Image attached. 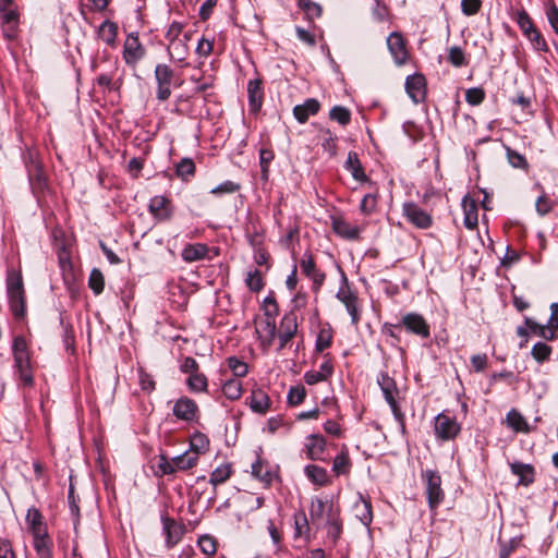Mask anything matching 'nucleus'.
<instances>
[{
	"mask_svg": "<svg viewBox=\"0 0 558 558\" xmlns=\"http://www.w3.org/2000/svg\"><path fill=\"white\" fill-rule=\"evenodd\" d=\"M7 294L10 311L16 320L26 316V294L21 270L11 268L7 274Z\"/></svg>",
	"mask_w": 558,
	"mask_h": 558,
	"instance_id": "obj_1",
	"label": "nucleus"
},
{
	"mask_svg": "<svg viewBox=\"0 0 558 558\" xmlns=\"http://www.w3.org/2000/svg\"><path fill=\"white\" fill-rule=\"evenodd\" d=\"M377 384L384 395L386 402L389 404L397 422L403 425L404 414L398 403L399 388L396 380L386 372H380L377 376Z\"/></svg>",
	"mask_w": 558,
	"mask_h": 558,
	"instance_id": "obj_2",
	"label": "nucleus"
},
{
	"mask_svg": "<svg viewBox=\"0 0 558 558\" xmlns=\"http://www.w3.org/2000/svg\"><path fill=\"white\" fill-rule=\"evenodd\" d=\"M336 298L345 306L351 316V323L357 325L361 319V306L357 294L351 289L347 275L341 271V284Z\"/></svg>",
	"mask_w": 558,
	"mask_h": 558,
	"instance_id": "obj_3",
	"label": "nucleus"
},
{
	"mask_svg": "<svg viewBox=\"0 0 558 558\" xmlns=\"http://www.w3.org/2000/svg\"><path fill=\"white\" fill-rule=\"evenodd\" d=\"M422 480L425 484L429 509L436 510L445 498V493L441 488V477L437 471L425 470L422 472Z\"/></svg>",
	"mask_w": 558,
	"mask_h": 558,
	"instance_id": "obj_4",
	"label": "nucleus"
},
{
	"mask_svg": "<svg viewBox=\"0 0 558 558\" xmlns=\"http://www.w3.org/2000/svg\"><path fill=\"white\" fill-rule=\"evenodd\" d=\"M156 87V98L159 101H166L171 96V84L174 78V71L165 63H159L154 72Z\"/></svg>",
	"mask_w": 558,
	"mask_h": 558,
	"instance_id": "obj_5",
	"label": "nucleus"
},
{
	"mask_svg": "<svg viewBox=\"0 0 558 558\" xmlns=\"http://www.w3.org/2000/svg\"><path fill=\"white\" fill-rule=\"evenodd\" d=\"M146 49L142 45L137 33H130L123 45L122 57L124 62L135 68L136 64L145 57Z\"/></svg>",
	"mask_w": 558,
	"mask_h": 558,
	"instance_id": "obj_6",
	"label": "nucleus"
},
{
	"mask_svg": "<svg viewBox=\"0 0 558 558\" xmlns=\"http://www.w3.org/2000/svg\"><path fill=\"white\" fill-rule=\"evenodd\" d=\"M298 316L295 312L286 313L281 318L277 336L279 340L278 351L283 350L298 332Z\"/></svg>",
	"mask_w": 558,
	"mask_h": 558,
	"instance_id": "obj_7",
	"label": "nucleus"
},
{
	"mask_svg": "<svg viewBox=\"0 0 558 558\" xmlns=\"http://www.w3.org/2000/svg\"><path fill=\"white\" fill-rule=\"evenodd\" d=\"M461 430L460 424L454 417L440 413L435 417V434L442 441L454 439Z\"/></svg>",
	"mask_w": 558,
	"mask_h": 558,
	"instance_id": "obj_8",
	"label": "nucleus"
},
{
	"mask_svg": "<svg viewBox=\"0 0 558 558\" xmlns=\"http://www.w3.org/2000/svg\"><path fill=\"white\" fill-rule=\"evenodd\" d=\"M402 214L410 223L418 229H428L433 225L432 216L413 202L403 204Z\"/></svg>",
	"mask_w": 558,
	"mask_h": 558,
	"instance_id": "obj_9",
	"label": "nucleus"
},
{
	"mask_svg": "<svg viewBox=\"0 0 558 558\" xmlns=\"http://www.w3.org/2000/svg\"><path fill=\"white\" fill-rule=\"evenodd\" d=\"M402 325L408 332L414 333L421 338L430 336V328L425 318L416 313H408L402 317Z\"/></svg>",
	"mask_w": 558,
	"mask_h": 558,
	"instance_id": "obj_10",
	"label": "nucleus"
},
{
	"mask_svg": "<svg viewBox=\"0 0 558 558\" xmlns=\"http://www.w3.org/2000/svg\"><path fill=\"white\" fill-rule=\"evenodd\" d=\"M0 13L3 29L8 37H13L19 23V14L12 0H0Z\"/></svg>",
	"mask_w": 558,
	"mask_h": 558,
	"instance_id": "obj_11",
	"label": "nucleus"
},
{
	"mask_svg": "<svg viewBox=\"0 0 558 558\" xmlns=\"http://www.w3.org/2000/svg\"><path fill=\"white\" fill-rule=\"evenodd\" d=\"M172 413L181 421L192 422L197 417L198 407L193 399L181 397L175 401Z\"/></svg>",
	"mask_w": 558,
	"mask_h": 558,
	"instance_id": "obj_12",
	"label": "nucleus"
},
{
	"mask_svg": "<svg viewBox=\"0 0 558 558\" xmlns=\"http://www.w3.org/2000/svg\"><path fill=\"white\" fill-rule=\"evenodd\" d=\"M405 89L414 104L423 102L426 98V80L422 74H413L407 77Z\"/></svg>",
	"mask_w": 558,
	"mask_h": 558,
	"instance_id": "obj_13",
	"label": "nucleus"
},
{
	"mask_svg": "<svg viewBox=\"0 0 558 558\" xmlns=\"http://www.w3.org/2000/svg\"><path fill=\"white\" fill-rule=\"evenodd\" d=\"M300 267L302 269V272L306 277L312 279L314 289L319 290L325 281L326 275L316 268V264L312 253L306 252L303 255V258L300 262Z\"/></svg>",
	"mask_w": 558,
	"mask_h": 558,
	"instance_id": "obj_14",
	"label": "nucleus"
},
{
	"mask_svg": "<svg viewBox=\"0 0 558 558\" xmlns=\"http://www.w3.org/2000/svg\"><path fill=\"white\" fill-rule=\"evenodd\" d=\"M387 46L397 64L400 65L405 63L409 54L405 46V40L400 33H391L387 38Z\"/></svg>",
	"mask_w": 558,
	"mask_h": 558,
	"instance_id": "obj_15",
	"label": "nucleus"
},
{
	"mask_svg": "<svg viewBox=\"0 0 558 558\" xmlns=\"http://www.w3.org/2000/svg\"><path fill=\"white\" fill-rule=\"evenodd\" d=\"M331 227L337 235L347 240H357L362 232V228L351 225L341 216L331 217Z\"/></svg>",
	"mask_w": 558,
	"mask_h": 558,
	"instance_id": "obj_16",
	"label": "nucleus"
},
{
	"mask_svg": "<svg viewBox=\"0 0 558 558\" xmlns=\"http://www.w3.org/2000/svg\"><path fill=\"white\" fill-rule=\"evenodd\" d=\"M192 34L190 32L184 33L182 39L175 40L168 44L167 51L170 60L182 63L189 56V41L191 40Z\"/></svg>",
	"mask_w": 558,
	"mask_h": 558,
	"instance_id": "obj_17",
	"label": "nucleus"
},
{
	"mask_svg": "<svg viewBox=\"0 0 558 558\" xmlns=\"http://www.w3.org/2000/svg\"><path fill=\"white\" fill-rule=\"evenodd\" d=\"M162 527L163 532L166 534V545L168 548L173 547L177 545L184 533L183 525L179 524L174 519H171L169 517H162Z\"/></svg>",
	"mask_w": 558,
	"mask_h": 558,
	"instance_id": "obj_18",
	"label": "nucleus"
},
{
	"mask_svg": "<svg viewBox=\"0 0 558 558\" xmlns=\"http://www.w3.org/2000/svg\"><path fill=\"white\" fill-rule=\"evenodd\" d=\"M14 360V372L23 386L32 387L34 385V374L31 363V355L15 357Z\"/></svg>",
	"mask_w": 558,
	"mask_h": 558,
	"instance_id": "obj_19",
	"label": "nucleus"
},
{
	"mask_svg": "<svg viewBox=\"0 0 558 558\" xmlns=\"http://www.w3.org/2000/svg\"><path fill=\"white\" fill-rule=\"evenodd\" d=\"M148 207L151 215L160 221L170 219L172 215L170 201L161 195L154 196Z\"/></svg>",
	"mask_w": 558,
	"mask_h": 558,
	"instance_id": "obj_20",
	"label": "nucleus"
},
{
	"mask_svg": "<svg viewBox=\"0 0 558 558\" xmlns=\"http://www.w3.org/2000/svg\"><path fill=\"white\" fill-rule=\"evenodd\" d=\"M327 442L322 435L312 434L306 438L305 453L311 460H322Z\"/></svg>",
	"mask_w": 558,
	"mask_h": 558,
	"instance_id": "obj_21",
	"label": "nucleus"
},
{
	"mask_svg": "<svg viewBox=\"0 0 558 558\" xmlns=\"http://www.w3.org/2000/svg\"><path fill=\"white\" fill-rule=\"evenodd\" d=\"M320 104L315 98L306 99L302 105H296L293 108V116L300 123H305L311 116L318 113Z\"/></svg>",
	"mask_w": 558,
	"mask_h": 558,
	"instance_id": "obj_22",
	"label": "nucleus"
},
{
	"mask_svg": "<svg viewBox=\"0 0 558 558\" xmlns=\"http://www.w3.org/2000/svg\"><path fill=\"white\" fill-rule=\"evenodd\" d=\"M248 404L253 412L265 414L269 410L271 401L264 389L255 388L251 392Z\"/></svg>",
	"mask_w": 558,
	"mask_h": 558,
	"instance_id": "obj_23",
	"label": "nucleus"
},
{
	"mask_svg": "<svg viewBox=\"0 0 558 558\" xmlns=\"http://www.w3.org/2000/svg\"><path fill=\"white\" fill-rule=\"evenodd\" d=\"M209 247L205 243L187 244L181 252V257L186 263H194L206 258Z\"/></svg>",
	"mask_w": 558,
	"mask_h": 558,
	"instance_id": "obj_24",
	"label": "nucleus"
},
{
	"mask_svg": "<svg viewBox=\"0 0 558 558\" xmlns=\"http://www.w3.org/2000/svg\"><path fill=\"white\" fill-rule=\"evenodd\" d=\"M462 208L464 213L463 223L465 228L473 230L478 223V208L474 199L465 196L462 201Z\"/></svg>",
	"mask_w": 558,
	"mask_h": 558,
	"instance_id": "obj_25",
	"label": "nucleus"
},
{
	"mask_svg": "<svg viewBox=\"0 0 558 558\" xmlns=\"http://www.w3.org/2000/svg\"><path fill=\"white\" fill-rule=\"evenodd\" d=\"M26 522L32 535H38L48 532L41 512L35 507H32L27 510Z\"/></svg>",
	"mask_w": 558,
	"mask_h": 558,
	"instance_id": "obj_26",
	"label": "nucleus"
},
{
	"mask_svg": "<svg viewBox=\"0 0 558 558\" xmlns=\"http://www.w3.org/2000/svg\"><path fill=\"white\" fill-rule=\"evenodd\" d=\"M248 104L252 111H258L263 104L264 92L262 87V81L251 80L247 84Z\"/></svg>",
	"mask_w": 558,
	"mask_h": 558,
	"instance_id": "obj_27",
	"label": "nucleus"
},
{
	"mask_svg": "<svg viewBox=\"0 0 558 558\" xmlns=\"http://www.w3.org/2000/svg\"><path fill=\"white\" fill-rule=\"evenodd\" d=\"M34 538V548L38 558H53L52 555V539L50 538L48 532L41 533L38 535H33Z\"/></svg>",
	"mask_w": 558,
	"mask_h": 558,
	"instance_id": "obj_28",
	"label": "nucleus"
},
{
	"mask_svg": "<svg viewBox=\"0 0 558 558\" xmlns=\"http://www.w3.org/2000/svg\"><path fill=\"white\" fill-rule=\"evenodd\" d=\"M352 468V462L349 456V450L345 445H342L341 451L337 454L332 462V472L339 475H347L350 473Z\"/></svg>",
	"mask_w": 558,
	"mask_h": 558,
	"instance_id": "obj_29",
	"label": "nucleus"
},
{
	"mask_svg": "<svg viewBox=\"0 0 558 558\" xmlns=\"http://www.w3.org/2000/svg\"><path fill=\"white\" fill-rule=\"evenodd\" d=\"M252 475L260 481L266 487L270 486L276 476L270 466L259 459L252 464Z\"/></svg>",
	"mask_w": 558,
	"mask_h": 558,
	"instance_id": "obj_30",
	"label": "nucleus"
},
{
	"mask_svg": "<svg viewBox=\"0 0 558 558\" xmlns=\"http://www.w3.org/2000/svg\"><path fill=\"white\" fill-rule=\"evenodd\" d=\"M345 169L351 172L352 177L360 182H367L368 178L362 167L359 156L355 151H350L344 165Z\"/></svg>",
	"mask_w": 558,
	"mask_h": 558,
	"instance_id": "obj_31",
	"label": "nucleus"
},
{
	"mask_svg": "<svg viewBox=\"0 0 558 558\" xmlns=\"http://www.w3.org/2000/svg\"><path fill=\"white\" fill-rule=\"evenodd\" d=\"M304 473L312 483L318 486H326L330 483L328 472L323 466L316 464L306 465Z\"/></svg>",
	"mask_w": 558,
	"mask_h": 558,
	"instance_id": "obj_32",
	"label": "nucleus"
},
{
	"mask_svg": "<svg viewBox=\"0 0 558 558\" xmlns=\"http://www.w3.org/2000/svg\"><path fill=\"white\" fill-rule=\"evenodd\" d=\"M510 468L512 473L519 477V485L529 486L534 482V468L531 464L514 462Z\"/></svg>",
	"mask_w": 558,
	"mask_h": 558,
	"instance_id": "obj_33",
	"label": "nucleus"
},
{
	"mask_svg": "<svg viewBox=\"0 0 558 558\" xmlns=\"http://www.w3.org/2000/svg\"><path fill=\"white\" fill-rule=\"evenodd\" d=\"M232 475V465L231 463H223L217 466L210 474L209 484L214 486V496L211 499L216 497V487L220 484L227 482Z\"/></svg>",
	"mask_w": 558,
	"mask_h": 558,
	"instance_id": "obj_34",
	"label": "nucleus"
},
{
	"mask_svg": "<svg viewBox=\"0 0 558 558\" xmlns=\"http://www.w3.org/2000/svg\"><path fill=\"white\" fill-rule=\"evenodd\" d=\"M99 38L106 43L110 47L116 46L117 36H118V25L117 23L106 20L101 23L98 28Z\"/></svg>",
	"mask_w": 558,
	"mask_h": 558,
	"instance_id": "obj_35",
	"label": "nucleus"
},
{
	"mask_svg": "<svg viewBox=\"0 0 558 558\" xmlns=\"http://www.w3.org/2000/svg\"><path fill=\"white\" fill-rule=\"evenodd\" d=\"M294 538H303L310 541V524L304 511H299L294 514Z\"/></svg>",
	"mask_w": 558,
	"mask_h": 558,
	"instance_id": "obj_36",
	"label": "nucleus"
},
{
	"mask_svg": "<svg viewBox=\"0 0 558 558\" xmlns=\"http://www.w3.org/2000/svg\"><path fill=\"white\" fill-rule=\"evenodd\" d=\"M506 421H507L508 426L511 427L517 433H529L530 432V426H529L526 420L515 409H512L508 412Z\"/></svg>",
	"mask_w": 558,
	"mask_h": 558,
	"instance_id": "obj_37",
	"label": "nucleus"
},
{
	"mask_svg": "<svg viewBox=\"0 0 558 558\" xmlns=\"http://www.w3.org/2000/svg\"><path fill=\"white\" fill-rule=\"evenodd\" d=\"M525 326L534 333H536L538 337L553 341L556 339V331L551 329L548 325H541L534 322L530 317H525L524 319Z\"/></svg>",
	"mask_w": 558,
	"mask_h": 558,
	"instance_id": "obj_38",
	"label": "nucleus"
},
{
	"mask_svg": "<svg viewBox=\"0 0 558 558\" xmlns=\"http://www.w3.org/2000/svg\"><path fill=\"white\" fill-rule=\"evenodd\" d=\"M512 19L515 21V23L518 24L519 28L521 29L522 34L526 37L530 33H532V31H534L535 28H537L531 16L529 15V13L524 10V9H521V10H517L515 12L512 13Z\"/></svg>",
	"mask_w": 558,
	"mask_h": 558,
	"instance_id": "obj_39",
	"label": "nucleus"
},
{
	"mask_svg": "<svg viewBox=\"0 0 558 558\" xmlns=\"http://www.w3.org/2000/svg\"><path fill=\"white\" fill-rule=\"evenodd\" d=\"M221 390L229 400H238L243 393V387L239 379H228L222 384Z\"/></svg>",
	"mask_w": 558,
	"mask_h": 558,
	"instance_id": "obj_40",
	"label": "nucleus"
},
{
	"mask_svg": "<svg viewBox=\"0 0 558 558\" xmlns=\"http://www.w3.org/2000/svg\"><path fill=\"white\" fill-rule=\"evenodd\" d=\"M186 385L191 392H207L208 379L205 374L198 372L187 377Z\"/></svg>",
	"mask_w": 558,
	"mask_h": 558,
	"instance_id": "obj_41",
	"label": "nucleus"
},
{
	"mask_svg": "<svg viewBox=\"0 0 558 558\" xmlns=\"http://www.w3.org/2000/svg\"><path fill=\"white\" fill-rule=\"evenodd\" d=\"M198 457L192 451H186L183 454L173 458V463L177 470L185 471L190 470L197 464Z\"/></svg>",
	"mask_w": 558,
	"mask_h": 558,
	"instance_id": "obj_42",
	"label": "nucleus"
},
{
	"mask_svg": "<svg viewBox=\"0 0 558 558\" xmlns=\"http://www.w3.org/2000/svg\"><path fill=\"white\" fill-rule=\"evenodd\" d=\"M190 447V451L197 456L199 453H205L209 448V439L205 434L196 432L191 437Z\"/></svg>",
	"mask_w": 558,
	"mask_h": 558,
	"instance_id": "obj_43",
	"label": "nucleus"
},
{
	"mask_svg": "<svg viewBox=\"0 0 558 558\" xmlns=\"http://www.w3.org/2000/svg\"><path fill=\"white\" fill-rule=\"evenodd\" d=\"M322 136V146L331 157L337 154V136L329 129L319 131Z\"/></svg>",
	"mask_w": 558,
	"mask_h": 558,
	"instance_id": "obj_44",
	"label": "nucleus"
},
{
	"mask_svg": "<svg viewBox=\"0 0 558 558\" xmlns=\"http://www.w3.org/2000/svg\"><path fill=\"white\" fill-rule=\"evenodd\" d=\"M356 517L364 525H369L373 520L372 505L368 500L362 499L354 507Z\"/></svg>",
	"mask_w": 558,
	"mask_h": 558,
	"instance_id": "obj_45",
	"label": "nucleus"
},
{
	"mask_svg": "<svg viewBox=\"0 0 558 558\" xmlns=\"http://www.w3.org/2000/svg\"><path fill=\"white\" fill-rule=\"evenodd\" d=\"M329 118L345 126L351 122V111L343 106H335L329 111Z\"/></svg>",
	"mask_w": 558,
	"mask_h": 558,
	"instance_id": "obj_46",
	"label": "nucleus"
},
{
	"mask_svg": "<svg viewBox=\"0 0 558 558\" xmlns=\"http://www.w3.org/2000/svg\"><path fill=\"white\" fill-rule=\"evenodd\" d=\"M332 343V329L327 326L323 327L316 338L315 350L323 352L328 349Z\"/></svg>",
	"mask_w": 558,
	"mask_h": 558,
	"instance_id": "obj_47",
	"label": "nucleus"
},
{
	"mask_svg": "<svg viewBox=\"0 0 558 558\" xmlns=\"http://www.w3.org/2000/svg\"><path fill=\"white\" fill-rule=\"evenodd\" d=\"M551 351V347L547 343L536 342L531 350V355L537 363H544L549 360Z\"/></svg>",
	"mask_w": 558,
	"mask_h": 558,
	"instance_id": "obj_48",
	"label": "nucleus"
},
{
	"mask_svg": "<svg viewBox=\"0 0 558 558\" xmlns=\"http://www.w3.org/2000/svg\"><path fill=\"white\" fill-rule=\"evenodd\" d=\"M247 288L253 292H259L264 289L265 282L263 275L258 269L250 270L245 278Z\"/></svg>",
	"mask_w": 558,
	"mask_h": 558,
	"instance_id": "obj_49",
	"label": "nucleus"
},
{
	"mask_svg": "<svg viewBox=\"0 0 558 558\" xmlns=\"http://www.w3.org/2000/svg\"><path fill=\"white\" fill-rule=\"evenodd\" d=\"M506 155H507L508 162L513 168L521 169V170H527L529 162L523 155L511 149L509 146H506Z\"/></svg>",
	"mask_w": 558,
	"mask_h": 558,
	"instance_id": "obj_50",
	"label": "nucleus"
},
{
	"mask_svg": "<svg viewBox=\"0 0 558 558\" xmlns=\"http://www.w3.org/2000/svg\"><path fill=\"white\" fill-rule=\"evenodd\" d=\"M328 510V536L331 537L332 541L336 543L342 532V524L339 521V519L331 513L332 506H329Z\"/></svg>",
	"mask_w": 558,
	"mask_h": 558,
	"instance_id": "obj_51",
	"label": "nucleus"
},
{
	"mask_svg": "<svg viewBox=\"0 0 558 558\" xmlns=\"http://www.w3.org/2000/svg\"><path fill=\"white\" fill-rule=\"evenodd\" d=\"M88 286L93 290V292L98 295L104 291L105 288V278L102 272L94 268L90 271L89 279H88Z\"/></svg>",
	"mask_w": 558,
	"mask_h": 558,
	"instance_id": "obj_52",
	"label": "nucleus"
},
{
	"mask_svg": "<svg viewBox=\"0 0 558 558\" xmlns=\"http://www.w3.org/2000/svg\"><path fill=\"white\" fill-rule=\"evenodd\" d=\"M195 173V163L191 158H183L177 165V174L187 181Z\"/></svg>",
	"mask_w": 558,
	"mask_h": 558,
	"instance_id": "obj_53",
	"label": "nucleus"
},
{
	"mask_svg": "<svg viewBox=\"0 0 558 558\" xmlns=\"http://www.w3.org/2000/svg\"><path fill=\"white\" fill-rule=\"evenodd\" d=\"M448 61L456 68H461L468 64L464 51L458 46L449 48Z\"/></svg>",
	"mask_w": 558,
	"mask_h": 558,
	"instance_id": "obj_54",
	"label": "nucleus"
},
{
	"mask_svg": "<svg viewBox=\"0 0 558 558\" xmlns=\"http://www.w3.org/2000/svg\"><path fill=\"white\" fill-rule=\"evenodd\" d=\"M298 5L310 19L319 17L323 13L322 5L312 0H298Z\"/></svg>",
	"mask_w": 558,
	"mask_h": 558,
	"instance_id": "obj_55",
	"label": "nucleus"
},
{
	"mask_svg": "<svg viewBox=\"0 0 558 558\" xmlns=\"http://www.w3.org/2000/svg\"><path fill=\"white\" fill-rule=\"evenodd\" d=\"M227 364L235 377H244L248 372L247 364L239 360L236 356H230L227 360Z\"/></svg>",
	"mask_w": 558,
	"mask_h": 558,
	"instance_id": "obj_56",
	"label": "nucleus"
},
{
	"mask_svg": "<svg viewBox=\"0 0 558 558\" xmlns=\"http://www.w3.org/2000/svg\"><path fill=\"white\" fill-rule=\"evenodd\" d=\"M526 39L531 43L532 47L537 51L547 52L548 51V45L541 34V32L535 28L526 36Z\"/></svg>",
	"mask_w": 558,
	"mask_h": 558,
	"instance_id": "obj_57",
	"label": "nucleus"
},
{
	"mask_svg": "<svg viewBox=\"0 0 558 558\" xmlns=\"http://www.w3.org/2000/svg\"><path fill=\"white\" fill-rule=\"evenodd\" d=\"M12 354L13 359L31 355L27 342L23 336L14 337L12 344Z\"/></svg>",
	"mask_w": 558,
	"mask_h": 558,
	"instance_id": "obj_58",
	"label": "nucleus"
},
{
	"mask_svg": "<svg viewBox=\"0 0 558 558\" xmlns=\"http://www.w3.org/2000/svg\"><path fill=\"white\" fill-rule=\"evenodd\" d=\"M327 509V504L319 498H315L311 502L310 517L313 522L323 519Z\"/></svg>",
	"mask_w": 558,
	"mask_h": 558,
	"instance_id": "obj_59",
	"label": "nucleus"
},
{
	"mask_svg": "<svg viewBox=\"0 0 558 558\" xmlns=\"http://www.w3.org/2000/svg\"><path fill=\"white\" fill-rule=\"evenodd\" d=\"M378 195L376 193L366 194L360 204V210L364 215H371L375 211L377 206Z\"/></svg>",
	"mask_w": 558,
	"mask_h": 558,
	"instance_id": "obj_60",
	"label": "nucleus"
},
{
	"mask_svg": "<svg viewBox=\"0 0 558 558\" xmlns=\"http://www.w3.org/2000/svg\"><path fill=\"white\" fill-rule=\"evenodd\" d=\"M263 311L266 318L276 319L279 314V306L272 295H268L263 301Z\"/></svg>",
	"mask_w": 558,
	"mask_h": 558,
	"instance_id": "obj_61",
	"label": "nucleus"
},
{
	"mask_svg": "<svg viewBox=\"0 0 558 558\" xmlns=\"http://www.w3.org/2000/svg\"><path fill=\"white\" fill-rule=\"evenodd\" d=\"M305 397V388L302 386H294L290 388L287 399L290 405H299L304 401Z\"/></svg>",
	"mask_w": 558,
	"mask_h": 558,
	"instance_id": "obj_62",
	"label": "nucleus"
},
{
	"mask_svg": "<svg viewBox=\"0 0 558 558\" xmlns=\"http://www.w3.org/2000/svg\"><path fill=\"white\" fill-rule=\"evenodd\" d=\"M198 546L201 550L207 556H213L217 551L216 539L209 535L201 536L198 539Z\"/></svg>",
	"mask_w": 558,
	"mask_h": 558,
	"instance_id": "obj_63",
	"label": "nucleus"
},
{
	"mask_svg": "<svg viewBox=\"0 0 558 558\" xmlns=\"http://www.w3.org/2000/svg\"><path fill=\"white\" fill-rule=\"evenodd\" d=\"M485 99V92L483 88L473 87L465 92V100L471 106H477Z\"/></svg>",
	"mask_w": 558,
	"mask_h": 558,
	"instance_id": "obj_64",
	"label": "nucleus"
}]
</instances>
